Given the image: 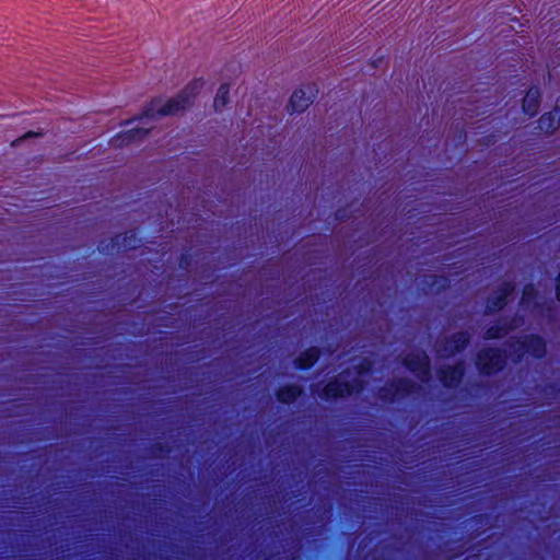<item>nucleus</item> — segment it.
I'll return each mask as SVG.
<instances>
[{
  "label": "nucleus",
  "mask_w": 560,
  "mask_h": 560,
  "mask_svg": "<svg viewBox=\"0 0 560 560\" xmlns=\"http://www.w3.org/2000/svg\"><path fill=\"white\" fill-rule=\"evenodd\" d=\"M320 354L318 347H310L295 358L294 364L300 369H310L318 361Z\"/></svg>",
  "instance_id": "obj_18"
},
{
  "label": "nucleus",
  "mask_w": 560,
  "mask_h": 560,
  "mask_svg": "<svg viewBox=\"0 0 560 560\" xmlns=\"http://www.w3.org/2000/svg\"><path fill=\"white\" fill-rule=\"evenodd\" d=\"M153 447H154L155 450H159V451H164V446H163V444H161V443H156V444H154V445H153Z\"/></svg>",
  "instance_id": "obj_23"
},
{
  "label": "nucleus",
  "mask_w": 560,
  "mask_h": 560,
  "mask_svg": "<svg viewBox=\"0 0 560 560\" xmlns=\"http://www.w3.org/2000/svg\"><path fill=\"white\" fill-rule=\"evenodd\" d=\"M558 108V104L556 103L552 112L542 114L538 119L537 129L545 133H553L558 128H560V117H557Z\"/></svg>",
  "instance_id": "obj_15"
},
{
  "label": "nucleus",
  "mask_w": 560,
  "mask_h": 560,
  "mask_svg": "<svg viewBox=\"0 0 560 560\" xmlns=\"http://www.w3.org/2000/svg\"><path fill=\"white\" fill-rule=\"evenodd\" d=\"M471 335L467 330L452 334L450 337L436 341V351L445 358H451L464 351L470 343Z\"/></svg>",
  "instance_id": "obj_7"
},
{
  "label": "nucleus",
  "mask_w": 560,
  "mask_h": 560,
  "mask_svg": "<svg viewBox=\"0 0 560 560\" xmlns=\"http://www.w3.org/2000/svg\"><path fill=\"white\" fill-rule=\"evenodd\" d=\"M514 291L515 283L513 281L503 282L498 290L487 299L486 314H494L502 311Z\"/></svg>",
  "instance_id": "obj_10"
},
{
  "label": "nucleus",
  "mask_w": 560,
  "mask_h": 560,
  "mask_svg": "<svg viewBox=\"0 0 560 560\" xmlns=\"http://www.w3.org/2000/svg\"><path fill=\"white\" fill-rule=\"evenodd\" d=\"M475 364L481 375H495L505 369L506 354L499 348L486 347L477 352Z\"/></svg>",
  "instance_id": "obj_3"
},
{
  "label": "nucleus",
  "mask_w": 560,
  "mask_h": 560,
  "mask_svg": "<svg viewBox=\"0 0 560 560\" xmlns=\"http://www.w3.org/2000/svg\"><path fill=\"white\" fill-rule=\"evenodd\" d=\"M465 375V364L463 361L454 365H446L438 369L436 376L446 388L457 387Z\"/></svg>",
  "instance_id": "obj_11"
},
{
  "label": "nucleus",
  "mask_w": 560,
  "mask_h": 560,
  "mask_svg": "<svg viewBox=\"0 0 560 560\" xmlns=\"http://www.w3.org/2000/svg\"><path fill=\"white\" fill-rule=\"evenodd\" d=\"M373 363L369 359L362 360L359 364L354 366L355 372L359 375L369 374L372 371Z\"/></svg>",
  "instance_id": "obj_21"
},
{
  "label": "nucleus",
  "mask_w": 560,
  "mask_h": 560,
  "mask_svg": "<svg viewBox=\"0 0 560 560\" xmlns=\"http://www.w3.org/2000/svg\"><path fill=\"white\" fill-rule=\"evenodd\" d=\"M303 395V388L296 384H288L278 388L276 392L277 399L282 402L290 405L294 402L299 397Z\"/></svg>",
  "instance_id": "obj_16"
},
{
  "label": "nucleus",
  "mask_w": 560,
  "mask_h": 560,
  "mask_svg": "<svg viewBox=\"0 0 560 560\" xmlns=\"http://www.w3.org/2000/svg\"><path fill=\"white\" fill-rule=\"evenodd\" d=\"M148 133L149 129L132 128L117 135L113 141L117 147L128 145L137 140H142Z\"/></svg>",
  "instance_id": "obj_17"
},
{
  "label": "nucleus",
  "mask_w": 560,
  "mask_h": 560,
  "mask_svg": "<svg viewBox=\"0 0 560 560\" xmlns=\"http://www.w3.org/2000/svg\"><path fill=\"white\" fill-rule=\"evenodd\" d=\"M317 93L318 88L316 84H307L295 90L290 98L288 110L291 114L304 112L313 103Z\"/></svg>",
  "instance_id": "obj_9"
},
{
  "label": "nucleus",
  "mask_w": 560,
  "mask_h": 560,
  "mask_svg": "<svg viewBox=\"0 0 560 560\" xmlns=\"http://www.w3.org/2000/svg\"><path fill=\"white\" fill-rule=\"evenodd\" d=\"M203 84L202 79H195L175 97L167 100L164 104H162L160 98L152 100L149 107L144 110L142 118L149 119L156 116L176 115L185 110L194 103L195 97L199 94Z\"/></svg>",
  "instance_id": "obj_1"
},
{
  "label": "nucleus",
  "mask_w": 560,
  "mask_h": 560,
  "mask_svg": "<svg viewBox=\"0 0 560 560\" xmlns=\"http://www.w3.org/2000/svg\"><path fill=\"white\" fill-rule=\"evenodd\" d=\"M402 364L421 382L431 380V361L425 352H411L402 359Z\"/></svg>",
  "instance_id": "obj_8"
},
{
  "label": "nucleus",
  "mask_w": 560,
  "mask_h": 560,
  "mask_svg": "<svg viewBox=\"0 0 560 560\" xmlns=\"http://www.w3.org/2000/svg\"><path fill=\"white\" fill-rule=\"evenodd\" d=\"M537 296H538V292H537L535 285L533 283H527L523 288L520 305L523 308H528L530 306H535Z\"/></svg>",
  "instance_id": "obj_19"
},
{
  "label": "nucleus",
  "mask_w": 560,
  "mask_h": 560,
  "mask_svg": "<svg viewBox=\"0 0 560 560\" xmlns=\"http://www.w3.org/2000/svg\"><path fill=\"white\" fill-rule=\"evenodd\" d=\"M520 326V319L517 316H513L503 323H497L488 327L483 334L486 340H497L505 337L511 331L515 330Z\"/></svg>",
  "instance_id": "obj_12"
},
{
  "label": "nucleus",
  "mask_w": 560,
  "mask_h": 560,
  "mask_svg": "<svg viewBox=\"0 0 560 560\" xmlns=\"http://www.w3.org/2000/svg\"><path fill=\"white\" fill-rule=\"evenodd\" d=\"M364 382L359 378L342 382L340 378L335 377L330 380L319 393V397L325 400H334L343 398L352 394H359L364 389Z\"/></svg>",
  "instance_id": "obj_4"
},
{
  "label": "nucleus",
  "mask_w": 560,
  "mask_h": 560,
  "mask_svg": "<svg viewBox=\"0 0 560 560\" xmlns=\"http://www.w3.org/2000/svg\"><path fill=\"white\" fill-rule=\"evenodd\" d=\"M421 284L425 294H433L446 290L450 285V280L444 276L428 275L423 278Z\"/></svg>",
  "instance_id": "obj_14"
},
{
  "label": "nucleus",
  "mask_w": 560,
  "mask_h": 560,
  "mask_svg": "<svg viewBox=\"0 0 560 560\" xmlns=\"http://www.w3.org/2000/svg\"><path fill=\"white\" fill-rule=\"evenodd\" d=\"M555 298L560 301V273L555 278Z\"/></svg>",
  "instance_id": "obj_22"
},
{
  "label": "nucleus",
  "mask_w": 560,
  "mask_h": 560,
  "mask_svg": "<svg viewBox=\"0 0 560 560\" xmlns=\"http://www.w3.org/2000/svg\"><path fill=\"white\" fill-rule=\"evenodd\" d=\"M417 385L407 377L388 381L377 389V398L385 402H394L415 393Z\"/></svg>",
  "instance_id": "obj_5"
},
{
  "label": "nucleus",
  "mask_w": 560,
  "mask_h": 560,
  "mask_svg": "<svg viewBox=\"0 0 560 560\" xmlns=\"http://www.w3.org/2000/svg\"><path fill=\"white\" fill-rule=\"evenodd\" d=\"M229 94H230V85L228 83H223L218 89V92L215 94L214 101H213V107L215 110H222V108L225 107V105L229 102Z\"/></svg>",
  "instance_id": "obj_20"
},
{
  "label": "nucleus",
  "mask_w": 560,
  "mask_h": 560,
  "mask_svg": "<svg viewBox=\"0 0 560 560\" xmlns=\"http://www.w3.org/2000/svg\"><path fill=\"white\" fill-rule=\"evenodd\" d=\"M185 264H186V257L183 256L182 259H180L179 265H180V267H184Z\"/></svg>",
  "instance_id": "obj_24"
},
{
  "label": "nucleus",
  "mask_w": 560,
  "mask_h": 560,
  "mask_svg": "<svg viewBox=\"0 0 560 560\" xmlns=\"http://www.w3.org/2000/svg\"><path fill=\"white\" fill-rule=\"evenodd\" d=\"M540 90L536 86L529 88L523 98L522 107L524 113L530 117L536 116L540 107Z\"/></svg>",
  "instance_id": "obj_13"
},
{
  "label": "nucleus",
  "mask_w": 560,
  "mask_h": 560,
  "mask_svg": "<svg viewBox=\"0 0 560 560\" xmlns=\"http://www.w3.org/2000/svg\"><path fill=\"white\" fill-rule=\"evenodd\" d=\"M141 240L135 230H130L124 234L116 235L109 242L102 241L98 244V250L104 254H114L124 250L136 249L140 246Z\"/></svg>",
  "instance_id": "obj_6"
},
{
  "label": "nucleus",
  "mask_w": 560,
  "mask_h": 560,
  "mask_svg": "<svg viewBox=\"0 0 560 560\" xmlns=\"http://www.w3.org/2000/svg\"><path fill=\"white\" fill-rule=\"evenodd\" d=\"M513 361L518 363L527 353L535 359H542L547 353L546 340L535 334H528L523 337H513L508 343Z\"/></svg>",
  "instance_id": "obj_2"
}]
</instances>
